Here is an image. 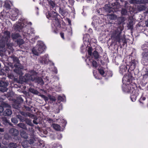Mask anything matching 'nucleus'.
<instances>
[{
    "instance_id": "obj_25",
    "label": "nucleus",
    "mask_w": 148,
    "mask_h": 148,
    "mask_svg": "<svg viewBox=\"0 0 148 148\" xmlns=\"http://www.w3.org/2000/svg\"><path fill=\"white\" fill-rule=\"evenodd\" d=\"M53 128L56 130L60 131L61 130L60 126L57 124H53L52 125Z\"/></svg>"
},
{
    "instance_id": "obj_36",
    "label": "nucleus",
    "mask_w": 148,
    "mask_h": 148,
    "mask_svg": "<svg viewBox=\"0 0 148 148\" xmlns=\"http://www.w3.org/2000/svg\"><path fill=\"white\" fill-rule=\"evenodd\" d=\"M1 120L4 124H6L9 123V121L8 120L7 118L4 116L1 118Z\"/></svg>"
},
{
    "instance_id": "obj_28",
    "label": "nucleus",
    "mask_w": 148,
    "mask_h": 148,
    "mask_svg": "<svg viewBox=\"0 0 148 148\" xmlns=\"http://www.w3.org/2000/svg\"><path fill=\"white\" fill-rule=\"evenodd\" d=\"M146 8V6L145 5H138L137 7L138 10L140 11L145 10Z\"/></svg>"
},
{
    "instance_id": "obj_48",
    "label": "nucleus",
    "mask_w": 148,
    "mask_h": 148,
    "mask_svg": "<svg viewBox=\"0 0 148 148\" xmlns=\"http://www.w3.org/2000/svg\"><path fill=\"white\" fill-rule=\"evenodd\" d=\"M41 97L43 98L46 101H47L49 99L48 97H47L43 95H41Z\"/></svg>"
},
{
    "instance_id": "obj_58",
    "label": "nucleus",
    "mask_w": 148,
    "mask_h": 148,
    "mask_svg": "<svg viewBox=\"0 0 148 148\" xmlns=\"http://www.w3.org/2000/svg\"><path fill=\"white\" fill-rule=\"evenodd\" d=\"M62 138V135L61 134H58L57 138L58 139L60 140Z\"/></svg>"
},
{
    "instance_id": "obj_7",
    "label": "nucleus",
    "mask_w": 148,
    "mask_h": 148,
    "mask_svg": "<svg viewBox=\"0 0 148 148\" xmlns=\"http://www.w3.org/2000/svg\"><path fill=\"white\" fill-rule=\"evenodd\" d=\"M10 58L12 59L13 61V62L14 63V66H15L19 67L21 69H23V67L22 66L20 63V61L16 57L14 56H12Z\"/></svg>"
},
{
    "instance_id": "obj_64",
    "label": "nucleus",
    "mask_w": 148,
    "mask_h": 148,
    "mask_svg": "<svg viewBox=\"0 0 148 148\" xmlns=\"http://www.w3.org/2000/svg\"><path fill=\"white\" fill-rule=\"evenodd\" d=\"M145 23L146 26L148 27V19L145 21Z\"/></svg>"
},
{
    "instance_id": "obj_62",
    "label": "nucleus",
    "mask_w": 148,
    "mask_h": 148,
    "mask_svg": "<svg viewBox=\"0 0 148 148\" xmlns=\"http://www.w3.org/2000/svg\"><path fill=\"white\" fill-rule=\"evenodd\" d=\"M14 12H15V14H18V13L19 12V10L17 9H15L14 10Z\"/></svg>"
},
{
    "instance_id": "obj_60",
    "label": "nucleus",
    "mask_w": 148,
    "mask_h": 148,
    "mask_svg": "<svg viewBox=\"0 0 148 148\" xmlns=\"http://www.w3.org/2000/svg\"><path fill=\"white\" fill-rule=\"evenodd\" d=\"M4 110L3 108L1 106H0V113L2 112Z\"/></svg>"
},
{
    "instance_id": "obj_18",
    "label": "nucleus",
    "mask_w": 148,
    "mask_h": 148,
    "mask_svg": "<svg viewBox=\"0 0 148 148\" xmlns=\"http://www.w3.org/2000/svg\"><path fill=\"white\" fill-rule=\"evenodd\" d=\"M103 8L105 11L108 13H110L112 11L111 8L108 4H106Z\"/></svg>"
},
{
    "instance_id": "obj_30",
    "label": "nucleus",
    "mask_w": 148,
    "mask_h": 148,
    "mask_svg": "<svg viewBox=\"0 0 148 148\" xmlns=\"http://www.w3.org/2000/svg\"><path fill=\"white\" fill-rule=\"evenodd\" d=\"M17 146L16 144L14 143H10L8 145L9 148H16Z\"/></svg>"
},
{
    "instance_id": "obj_44",
    "label": "nucleus",
    "mask_w": 148,
    "mask_h": 148,
    "mask_svg": "<svg viewBox=\"0 0 148 148\" xmlns=\"http://www.w3.org/2000/svg\"><path fill=\"white\" fill-rule=\"evenodd\" d=\"M32 108V106H31V107L30 108L29 107L27 106H24L23 107V109L24 110L29 111V110H30Z\"/></svg>"
},
{
    "instance_id": "obj_50",
    "label": "nucleus",
    "mask_w": 148,
    "mask_h": 148,
    "mask_svg": "<svg viewBox=\"0 0 148 148\" xmlns=\"http://www.w3.org/2000/svg\"><path fill=\"white\" fill-rule=\"evenodd\" d=\"M128 27L130 29H132L133 28V22L131 21L129 22L128 24Z\"/></svg>"
},
{
    "instance_id": "obj_40",
    "label": "nucleus",
    "mask_w": 148,
    "mask_h": 148,
    "mask_svg": "<svg viewBox=\"0 0 148 148\" xmlns=\"http://www.w3.org/2000/svg\"><path fill=\"white\" fill-rule=\"evenodd\" d=\"M17 100L19 103H22L23 101V100L21 96H19L18 97H17Z\"/></svg>"
},
{
    "instance_id": "obj_14",
    "label": "nucleus",
    "mask_w": 148,
    "mask_h": 148,
    "mask_svg": "<svg viewBox=\"0 0 148 148\" xmlns=\"http://www.w3.org/2000/svg\"><path fill=\"white\" fill-rule=\"evenodd\" d=\"M127 69V67L125 65H122L120 67L119 72L122 75L125 74Z\"/></svg>"
},
{
    "instance_id": "obj_11",
    "label": "nucleus",
    "mask_w": 148,
    "mask_h": 148,
    "mask_svg": "<svg viewBox=\"0 0 148 148\" xmlns=\"http://www.w3.org/2000/svg\"><path fill=\"white\" fill-rule=\"evenodd\" d=\"M11 138V136L8 134H6L4 135V137L2 141V143L5 145H7L9 142V140Z\"/></svg>"
},
{
    "instance_id": "obj_38",
    "label": "nucleus",
    "mask_w": 148,
    "mask_h": 148,
    "mask_svg": "<svg viewBox=\"0 0 148 148\" xmlns=\"http://www.w3.org/2000/svg\"><path fill=\"white\" fill-rule=\"evenodd\" d=\"M16 117L20 120L22 122H24L25 119V118L24 117L22 116L19 115H17Z\"/></svg>"
},
{
    "instance_id": "obj_15",
    "label": "nucleus",
    "mask_w": 148,
    "mask_h": 148,
    "mask_svg": "<svg viewBox=\"0 0 148 148\" xmlns=\"http://www.w3.org/2000/svg\"><path fill=\"white\" fill-rule=\"evenodd\" d=\"M123 79L125 80H127V82H131L133 79V77L131 75L129 74L128 75H124Z\"/></svg>"
},
{
    "instance_id": "obj_17",
    "label": "nucleus",
    "mask_w": 148,
    "mask_h": 148,
    "mask_svg": "<svg viewBox=\"0 0 148 148\" xmlns=\"http://www.w3.org/2000/svg\"><path fill=\"white\" fill-rule=\"evenodd\" d=\"M15 69H14V72L19 75H22V72L21 69H21L19 67L15 66Z\"/></svg>"
},
{
    "instance_id": "obj_24",
    "label": "nucleus",
    "mask_w": 148,
    "mask_h": 148,
    "mask_svg": "<svg viewBox=\"0 0 148 148\" xmlns=\"http://www.w3.org/2000/svg\"><path fill=\"white\" fill-rule=\"evenodd\" d=\"M136 61L135 60H133L131 61V62L130 63V67L132 69H134L136 67Z\"/></svg>"
},
{
    "instance_id": "obj_1",
    "label": "nucleus",
    "mask_w": 148,
    "mask_h": 148,
    "mask_svg": "<svg viewBox=\"0 0 148 148\" xmlns=\"http://www.w3.org/2000/svg\"><path fill=\"white\" fill-rule=\"evenodd\" d=\"M10 32H5L3 38L0 40V51L6 52L8 54L12 53L14 51L12 47L13 44L10 42Z\"/></svg>"
},
{
    "instance_id": "obj_33",
    "label": "nucleus",
    "mask_w": 148,
    "mask_h": 148,
    "mask_svg": "<svg viewBox=\"0 0 148 148\" xmlns=\"http://www.w3.org/2000/svg\"><path fill=\"white\" fill-rule=\"evenodd\" d=\"M18 14H10V17L12 21H15L18 18Z\"/></svg>"
},
{
    "instance_id": "obj_53",
    "label": "nucleus",
    "mask_w": 148,
    "mask_h": 148,
    "mask_svg": "<svg viewBox=\"0 0 148 148\" xmlns=\"http://www.w3.org/2000/svg\"><path fill=\"white\" fill-rule=\"evenodd\" d=\"M69 3L71 5H73L75 1L74 0H68Z\"/></svg>"
},
{
    "instance_id": "obj_21",
    "label": "nucleus",
    "mask_w": 148,
    "mask_h": 148,
    "mask_svg": "<svg viewBox=\"0 0 148 148\" xmlns=\"http://www.w3.org/2000/svg\"><path fill=\"white\" fill-rule=\"evenodd\" d=\"M131 89V87L129 86H126L124 88H123V90L124 92H127L128 93H131V90L130 89Z\"/></svg>"
},
{
    "instance_id": "obj_16",
    "label": "nucleus",
    "mask_w": 148,
    "mask_h": 148,
    "mask_svg": "<svg viewBox=\"0 0 148 148\" xmlns=\"http://www.w3.org/2000/svg\"><path fill=\"white\" fill-rule=\"evenodd\" d=\"M12 112L10 108L6 109L3 112V115L5 116H9L11 115Z\"/></svg>"
},
{
    "instance_id": "obj_27",
    "label": "nucleus",
    "mask_w": 148,
    "mask_h": 148,
    "mask_svg": "<svg viewBox=\"0 0 148 148\" xmlns=\"http://www.w3.org/2000/svg\"><path fill=\"white\" fill-rule=\"evenodd\" d=\"M66 32L67 33L68 35L69 36H72L73 34V32L72 28L71 26L67 28L66 29Z\"/></svg>"
},
{
    "instance_id": "obj_59",
    "label": "nucleus",
    "mask_w": 148,
    "mask_h": 148,
    "mask_svg": "<svg viewBox=\"0 0 148 148\" xmlns=\"http://www.w3.org/2000/svg\"><path fill=\"white\" fill-rule=\"evenodd\" d=\"M136 1L135 0H131L130 1V3L131 4H134L136 3Z\"/></svg>"
},
{
    "instance_id": "obj_3",
    "label": "nucleus",
    "mask_w": 148,
    "mask_h": 148,
    "mask_svg": "<svg viewBox=\"0 0 148 148\" xmlns=\"http://www.w3.org/2000/svg\"><path fill=\"white\" fill-rule=\"evenodd\" d=\"M46 47L42 42H39L35 47H34L32 50V52L34 55L38 56L42 53L46 49Z\"/></svg>"
},
{
    "instance_id": "obj_19",
    "label": "nucleus",
    "mask_w": 148,
    "mask_h": 148,
    "mask_svg": "<svg viewBox=\"0 0 148 148\" xmlns=\"http://www.w3.org/2000/svg\"><path fill=\"white\" fill-rule=\"evenodd\" d=\"M17 126L25 130H27V127L26 124L23 123H20L17 124Z\"/></svg>"
},
{
    "instance_id": "obj_29",
    "label": "nucleus",
    "mask_w": 148,
    "mask_h": 148,
    "mask_svg": "<svg viewBox=\"0 0 148 148\" xmlns=\"http://www.w3.org/2000/svg\"><path fill=\"white\" fill-rule=\"evenodd\" d=\"M108 16V18L111 20H113L115 19L116 18V16L114 14H109L107 15Z\"/></svg>"
},
{
    "instance_id": "obj_54",
    "label": "nucleus",
    "mask_w": 148,
    "mask_h": 148,
    "mask_svg": "<svg viewBox=\"0 0 148 148\" xmlns=\"http://www.w3.org/2000/svg\"><path fill=\"white\" fill-rule=\"evenodd\" d=\"M27 116H28L29 117H30L32 118H34V115L32 114H31L30 113H28V114H27Z\"/></svg>"
},
{
    "instance_id": "obj_57",
    "label": "nucleus",
    "mask_w": 148,
    "mask_h": 148,
    "mask_svg": "<svg viewBox=\"0 0 148 148\" xmlns=\"http://www.w3.org/2000/svg\"><path fill=\"white\" fill-rule=\"evenodd\" d=\"M146 98L145 97H141L139 100V101L140 103H142L141 102L142 101H144L145 100Z\"/></svg>"
},
{
    "instance_id": "obj_6",
    "label": "nucleus",
    "mask_w": 148,
    "mask_h": 148,
    "mask_svg": "<svg viewBox=\"0 0 148 148\" xmlns=\"http://www.w3.org/2000/svg\"><path fill=\"white\" fill-rule=\"evenodd\" d=\"M49 58L48 54H45L42 57H40L39 59V62L42 64H48L49 62H51Z\"/></svg>"
},
{
    "instance_id": "obj_2",
    "label": "nucleus",
    "mask_w": 148,
    "mask_h": 148,
    "mask_svg": "<svg viewBox=\"0 0 148 148\" xmlns=\"http://www.w3.org/2000/svg\"><path fill=\"white\" fill-rule=\"evenodd\" d=\"M123 30L121 26H119L113 33V36L116 41L119 42H120L121 40L124 43H126V40L124 37L121 38V34Z\"/></svg>"
},
{
    "instance_id": "obj_10",
    "label": "nucleus",
    "mask_w": 148,
    "mask_h": 148,
    "mask_svg": "<svg viewBox=\"0 0 148 148\" xmlns=\"http://www.w3.org/2000/svg\"><path fill=\"white\" fill-rule=\"evenodd\" d=\"M133 89V90L132 91L133 92L131 94L130 98L132 101H135L138 95V93L135 90H134Z\"/></svg>"
},
{
    "instance_id": "obj_46",
    "label": "nucleus",
    "mask_w": 148,
    "mask_h": 148,
    "mask_svg": "<svg viewBox=\"0 0 148 148\" xmlns=\"http://www.w3.org/2000/svg\"><path fill=\"white\" fill-rule=\"evenodd\" d=\"M11 121L12 122L14 123H17L18 122V121L16 118H13L11 119Z\"/></svg>"
},
{
    "instance_id": "obj_20",
    "label": "nucleus",
    "mask_w": 148,
    "mask_h": 148,
    "mask_svg": "<svg viewBox=\"0 0 148 148\" xmlns=\"http://www.w3.org/2000/svg\"><path fill=\"white\" fill-rule=\"evenodd\" d=\"M124 21L125 18L123 17H120L118 18L117 23L119 25H120L123 23Z\"/></svg>"
},
{
    "instance_id": "obj_42",
    "label": "nucleus",
    "mask_w": 148,
    "mask_h": 148,
    "mask_svg": "<svg viewBox=\"0 0 148 148\" xmlns=\"http://www.w3.org/2000/svg\"><path fill=\"white\" fill-rule=\"evenodd\" d=\"M92 48L91 47H89L88 48V55L91 57H92Z\"/></svg>"
},
{
    "instance_id": "obj_41",
    "label": "nucleus",
    "mask_w": 148,
    "mask_h": 148,
    "mask_svg": "<svg viewBox=\"0 0 148 148\" xmlns=\"http://www.w3.org/2000/svg\"><path fill=\"white\" fill-rule=\"evenodd\" d=\"M48 97L50 100L52 101H55L56 100V98L53 96L49 95Z\"/></svg>"
},
{
    "instance_id": "obj_39",
    "label": "nucleus",
    "mask_w": 148,
    "mask_h": 148,
    "mask_svg": "<svg viewBox=\"0 0 148 148\" xmlns=\"http://www.w3.org/2000/svg\"><path fill=\"white\" fill-rule=\"evenodd\" d=\"M65 99V97L64 96H61L60 95H59L58 97V100L60 101H64Z\"/></svg>"
},
{
    "instance_id": "obj_12",
    "label": "nucleus",
    "mask_w": 148,
    "mask_h": 148,
    "mask_svg": "<svg viewBox=\"0 0 148 148\" xmlns=\"http://www.w3.org/2000/svg\"><path fill=\"white\" fill-rule=\"evenodd\" d=\"M9 132L12 136H17L18 134V131L17 130L13 128L10 129Z\"/></svg>"
},
{
    "instance_id": "obj_26",
    "label": "nucleus",
    "mask_w": 148,
    "mask_h": 148,
    "mask_svg": "<svg viewBox=\"0 0 148 148\" xmlns=\"http://www.w3.org/2000/svg\"><path fill=\"white\" fill-rule=\"evenodd\" d=\"M93 56L95 59H97L99 58V54L96 51H94L92 53V56Z\"/></svg>"
},
{
    "instance_id": "obj_55",
    "label": "nucleus",
    "mask_w": 148,
    "mask_h": 148,
    "mask_svg": "<svg viewBox=\"0 0 148 148\" xmlns=\"http://www.w3.org/2000/svg\"><path fill=\"white\" fill-rule=\"evenodd\" d=\"M59 11L60 13L62 14V15H63L64 14V10L63 9H62L61 8H60L59 10Z\"/></svg>"
},
{
    "instance_id": "obj_49",
    "label": "nucleus",
    "mask_w": 148,
    "mask_h": 148,
    "mask_svg": "<svg viewBox=\"0 0 148 148\" xmlns=\"http://www.w3.org/2000/svg\"><path fill=\"white\" fill-rule=\"evenodd\" d=\"M29 91L30 92L33 93H36V92H37L36 90L32 88H30L29 89Z\"/></svg>"
},
{
    "instance_id": "obj_13",
    "label": "nucleus",
    "mask_w": 148,
    "mask_h": 148,
    "mask_svg": "<svg viewBox=\"0 0 148 148\" xmlns=\"http://www.w3.org/2000/svg\"><path fill=\"white\" fill-rule=\"evenodd\" d=\"M53 21V25L55 26L56 29H57L58 28H60L61 27V25L59 22V19L57 17L56 18V19H54Z\"/></svg>"
},
{
    "instance_id": "obj_22",
    "label": "nucleus",
    "mask_w": 148,
    "mask_h": 148,
    "mask_svg": "<svg viewBox=\"0 0 148 148\" xmlns=\"http://www.w3.org/2000/svg\"><path fill=\"white\" fill-rule=\"evenodd\" d=\"M26 123L31 127L34 126V124L32 123V120L27 118H25V121Z\"/></svg>"
},
{
    "instance_id": "obj_43",
    "label": "nucleus",
    "mask_w": 148,
    "mask_h": 148,
    "mask_svg": "<svg viewBox=\"0 0 148 148\" xmlns=\"http://www.w3.org/2000/svg\"><path fill=\"white\" fill-rule=\"evenodd\" d=\"M98 71L100 74L103 76H104L105 72L102 68H100L98 69Z\"/></svg>"
},
{
    "instance_id": "obj_5",
    "label": "nucleus",
    "mask_w": 148,
    "mask_h": 148,
    "mask_svg": "<svg viewBox=\"0 0 148 148\" xmlns=\"http://www.w3.org/2000/svg\"><path fill=\"white\" fill-rule=\"evenodd\" d=\"M24 20V19L21 18L19 20L20 21L18 22V24H15L14 25V27L15 30L20 32V30L24 27V25L23 24Z\"/></svg>"
},
{
    "instance_id": "obj_37",
    "label": "nucleus",
    "mask_w": 148,
    "mask_h": 148,
    "mask_svg": "<svg viewBox=\"0 0 148 148\" xmlns=\"http://www.w3.org/2000/svg\"><path fill=\"white\" fill-rule=\"evenodd\" d=\"M27 33L29 35L34 34H35V31L33 28H31L30 29L28 30Z\"/></svg>"
},
{
    "instance_id": "obj_34",
    "label": "nucleus",
    "mask_w": 148,
    "mask_h": 148,
    "mask_svg": "<svg viewBox=\"0 0 148 148\" xmlns=\"http://www.w3.org/2000/svg\"><path fill=\"white\" fill-rule=\"evenodd\" d=\"M48 3L52 8H54L56 5V4L54 1L51 0H48Z\"/></svg>"
},
{
    "instance_id": "obj_31",
    "label": "nucleus",
    "mask_w": 148,
    "mask_h": 148,
    "mask_svg": "<svg viewBox=\"0 0 148 148\" xmlns=\"http://www.w3.org/2000/svg\"><path fill=\"white\" fill-rule=\"evenodd\" d=\"M121 14L122 15H126L127 14V11L126 9L122 8L121 10Z\"/></svg>"
},
{
    "instance_id": "obj_9",
    "label": "nucleus",
    "mask_w": 148,
    "mask_h": 148,
    "mask_svg": "<svg viewBox=\"0 0 148 148\" xmlns=\"http://www.w3.org/2000/svg\"><path fill=\"white\" fill-rule=\"evenodd\" d=\"M46 16L48 19L53 21L54 19H56V18L57 14L54 11H52L51 12L47 13Z\"/></svg>"
},
{
    "instance_id": "obj_63",
    "label": "nucleus",
    "mask_w": 148,
    "mask_h": 148,
    "mask_svg": "<svg viewBox=\"0 0 148 148\" xmlns=\"http://www.w3.org/2000/svg\"><path fill=\"white\" fill-rule=\"evenodd\" d=\"M67 21L69 23V25L71 26V20L70 19H69V18H67Z\"/></svg>"
},
{
    "instance_id": "obj_45",
    "label": "nucleus",
    "mask_w": 148,
    "mask_h": 148,
    "mask_svg": "<svg viewBox=\"0 0 148 148\" xmlns=\"http://www.w3.org/2000/svg\"><path fill=\"white\" fill-rule=\"evenodd\" d=\"M92 64L93 67L95 68H96L98 66L97 63L96 61L95 60H93L92 62Z\"/></svg>"
},
{
    "instance_id": "obj_61",
    "label": "nucleus",
    "mask_w": 148,
    "mask_h": 148,
    "mask_svg": "<svg viewBox=\"0 0 148 148\" xmlns=\"http://www.w3.org/2000/svg\"><path fill=\"white\" fill-rule=\"evenodd\" d=\"M26 130L31 132L33 131V129L32 127H29L28 128H27V130Z\"/></svg>"
},
{
    "instance_id": "obj_35",
    "label": "nucleus",
    "mask_w": 148,
    "mask_h": 148,
    "mask_svg": "<svg viewBox=\"0 0 148 148\" xmlns=\"http://www.w3.org/2000/svg\"><path fill=\"white\" fill-rule=\"evenodd\" d=\"M17 42L20 47L21 45L24 43V42L23 39L19 38L17 40Z\"/></svg>"
},
{
    "instance_id": "obj_8",
    "label": "nucleus",
    "mask_w": 148,
    "mask_h": 148,
    "mask_svg": "<svg viewBox=\"0 0 148 148\" xmlns=\"http://www.w3.org/2000/svg\"><path fill=\"white\" fill-rule=\"evenodd\" d=\"M8 84V83L7 81L0 80V86L3 88L0 89V91L3 92L6 91L7 89L6 88Z\"/></svg>"
},
{
    "instance_id": "obj_32",
    "label": "nucleus",
    "mask_w": 148,
    "mask_h": 148,
    "mask_svg": "<svg viewBox=\"0 0 148 148\" xmlns=\"http://www.w3.org/2000/svg\"><path fill=\"white\" fill-rule=\"evenodd\" d=\"M20 35L17 33H12L11 35V37L13 39H16L20 37Z\"/></svg>"
},
{
    "instance_id": "obj_56",
    "label": "nucleus",
    "mask_w": 148,
    "mask_h": 148,
    "mask_svg": "<svg viewBox=\"0 0 148 148\" xmlns=\"http://www.w3.org/2000/svg\"><path fill=\"white\" fill-rule=\"evenodd\" d=\"M4 70H5L6 72H8L10 70L9 68L8 67L6 66L4 67Z\"/></svg>"
},
{
    "instance_id": "obj_4",
    "label": "nucleus",
    "mask_w": 148,
    "mask_h": 148,
    "mask_svg": "<svg viewBox=\"0 0 148 148\" xmlns=\"http://www.w3.org/2000/svg\"><path fill=\"white\" fill-rule=\"evenodd\" d=\"M24 78L26 81L31 80L32 81H34L35 82L38 83L41 85H43L44 84L43 81L41 77H35L31 73L26 74Z\"/></svg>"
},
{
    "instance_id": "obj_51",
    "label": "nucleus",
    "mask_w": 148,
    "mask_h": 148,
    "mask_svg": "<svg viewBox=\"0 0 148 148\" xmlns=\"http://www.w3.org/2000/svg\"><path fill=\"white\" fill-rule=\"evenodd\" d=\"M34 139H30L29 141V143L30 145H32L34 143Z\"/></svg>"
},
{
    "instance_id": "obj_23",
    "label": "nucleus",
    "mask_w": 148,
    "mask_h": 148,
    "mask_svg": "<svg viewBox=\"0 0 148 148\" xmlns=\"http://www.w3.org/2000/svg\"><path fill=\"white\" fill-rule=\"evenodd\" d=\"M21 136L22 138L27 139L28 138V136L27 134L24 131H23L21 132Z\"/></svg>"
},
{
    "instance_id": "obj_47",
    "label": "nucleus",
    "mask_w": 148,
    "mask_h": 148,
    "mask_svg": "<svg viewBox=\"0 0 148 148\" xmlns=\"http://www.w3.org/2000/svg\"><path fill=\"white\" fill-rule=\"evenodd\" d=\"M2 105H3V106L4 107L8 108H10L11 107L10 105L6 103L3 102L2 103Z\"/></svg>"
},
{
    "instance_id": "obj_52",
    "label": "nucleus",
    "mask_w": 148,
    "mask_h": 148,
    "mask_svg": "<svg viewBox=\"0 0 148 148\" xmlns=\"http://www.w3.org/2000/svg\"><path fill=\"white\" fill-rule=\"evenodd\" d=\"M21 114L25 116H27V113L23 111L20 112Z\"/></svg>"
}]
</instances>
